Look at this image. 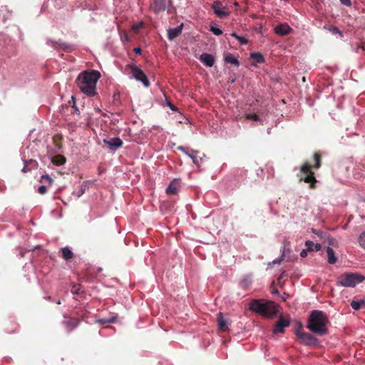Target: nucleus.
<instances>
[{"mask_svg": "<svg viewBox=\"0 0 365 365\" xmlns=\"http://www.w3.org/2000/svg\"><path fill=\"white\" fill-rule=\"evenodd\" d=\"M199 60L206 66L212 67L215 63V58L212 55L203 53L200 56Z\"/></svg>", "mask_w": 365, "mask_h": 365, "instance_id": "nucleus-15", "label": "nucleus"}, {"mask_svg": "<svg viewBox=\"0 0 365 365\" xmlns=\"http://www.w3.org/2000/svg\"><path fill=\"white\" fill-rule=\"evenodd\" d=\"M170 108L172 110H176L177 108L174 105L170 104Z\"/></svg>", "mask_w": 365, "mask_h": 365, "instance_id": "nucleus-46", "label": "nucleus"}, {"mask_svg": "<svg viewBox=\"0 0 365 365\" xmlns=\"http://www.w3.org/2000/svg\"><path fill=\"white\" fill-rule=\"evenodd\" d=\"M309 250H308L307 249V250H302L300 252V256L302 257H305L307 256V252H309Z\"/></svg>", "mask_w": 365, "mask_h": 365, "instance_id": "nucleus-39", "label": "nucleus"}, {"mask_svg": "<svg viewBox=\"0 0 365 365\" xmlns=\"http://www.w3.org/2000/svg\"><path fill=\"white\" fill-rule=\"evenodd\" d=\"M235 6H238V3L237 2H235Z\"/></svg>", "mask_w": 365, "mask_h": 365, "instance_id": "nucleus-48", "label": "nucleus"}, {"mask_svg": "<svg viewBox=\"0 0 365 365\" xmlns=\"http://www.w3.org/2000/svg\"><path fill=\"white\" fill-rule=\"evenodd\" d=\"M178 189V182L175 180H173L170 183V185L167 187L166 192L168 195H175L177 193Z\"/></svg>", "mask_w": 365, "mask_h": 365, "instance_id": "nucleus-21", "label": "nucleus"}, {"mask_svg": "<svg viewBox=\"0 0 365 365\" xmlns=\"http://www.w3.org/2000/svg\"><path fill=\"white\" fill-rule=\"evenodd\" d=\"M245 117L248 120H255V121H259L260 120L259 117L257 114H255V113H248V114H246Z\"/></svg>", "mask_w": 365, "mask_h": 365, "instance_id": "nucleus-32", "label": "nucleus"}, {"mask_svg": "<svg viewBox=\"0 0 365 365\" xmlns=\"http://www.w3.org/2000/svg\"><path fill=\"white\" fill-rule=\"evenodd\" d=\"M21 170H22L23 173H27L29 171V170L27 168V165H25Z\"/></svg>", "mask_w": 365, "mask_h": 365, "instance_id": "nucleus-45", "label": "nucleus"}, {"mask_svg": "<svg viewBox=\"0 0 365 365\" xmlns=\"http://www.w3.org/2000/svg\"><path fill=\"white\" fill-rule=\"evenodd\" d=\"M305 245L307 246V250L311 251H313L314 250H315L316 251H319L322 248V245L320 244H314L313 242L309 240L305 242Z\"/></svg>", "mask_w": 365, "mask_h": 365, "instance_id": "nucleus-25", "label": "nucleus"}, {"mask_svg": "<svg viewBox=\"0 0 365 365\" xmlns=\"http://www.w3.org/2000/svg\"><path fill=\"white\" fill-rule=\"evenodd\" d=\"M273 293H278L277 290H274Z\"/></svg>", "mask_w": 365, "mask_h": 365, "instance_id": "nucleus-49", "label": "nucleus"}, {"mask_svg": "<svg viewBox=\"0 0 365 365\" xmlns=\"http://www.w3.org/2000/svg\"><path fill=\"white\" fill-rule=\"evenodd\" d=\"M312 232L315 234H317V235L320 236L321 234H322V232L321 231H317L316 230L314 229H312Z\"/></svg>", "mask_w": 365, "mask_h": 365, "instance_id": "nucleus-44", "label": "nucleus"}, {"mask_svg": "<svg viewBox=\"0 0 365 365\" xmlns=\"http://www.w3.org/2000/svg\"><path fill=\"white\" fill-rule=\"evenodd\" d=\"M230 35L237 39L242 45H246L248 43V40L244 36H238L236 33H232Z\"/></svg>", "mask_w": 365, "mask_h": 365, "instance_id": "nucleus-30", "label": "nucleus"}, {"mask_svg": "<svg viewBox=\"0 0 365 365\" xmlns=\"http://www.w3.org/2000/svg\"><path fill=\"white\" fill-rule=\"evenodd\" d=\"M292 30V28L287 24H280L274 27L275 34L281 36L289 34Z\"/></svg>", "mask_w": 365, "mask_h": 365, "instance_id": "nucleus-12", "label": "nucleus"}, {"mask_svg": "<svg viewBox=\"0 0 365 365\" xmlns=\"http://www.w3.org/2000/svg\"><path fill=\"white\" fill-rule=\"evenodd\" d=\"M48 43L56 49H61L63 51H65L66 52H70L73 50V47L71 45L68 44L65 42L61 41H56L53 40H48Z\"/></svg>", "mask_w": 365, "mask_h": 365, "instance_id": "nucleus-11", "label": "nucleus"}, {"mask_svg": "<svg viewBox=\"0 0 365 365\" xmlns=\"http://www.w3.org/2000/svg\"><path fill=\"white\" fill-rule=\"evenodd\" d=\"M212 9L215 15L219 18L222 19L230 15V11L226 10V7L220 1H214L212 4Z\"/></svg>", "mask_w": 365, "mask_h": 365, "instance_id": "nucleus-9", "label": "nucleus"}, {"mask_svg": "<svg viewBox=\"0 0 365 365\" xmlns=\"http://www.w3.org/2000/svg\"><path fill=\"white\" fill-rule=\"evenodd\" d=\"M314 164L313 165L314 169H319L321 166L322 155L319 153H314L313 155Z\"/></svg>", "mask_w": 365, "mask_h": 365, "instance_id": "nucleus-26", "label": "nucleus"}, {"mask_svg": "<svg viewBox=\"0 0 365 365\" xmlns=\"http://www.w3.org/2000/svg\"><path fill=\"white\" fill-rule=\"evenodd\" d=\"M80 285H73L71 288V292L75 294H78L80 293Z\"/></svg>", "mask_w": 365, "mask_h": 365, "instance_id": "nucleus-36", "label": "nucleus"}, {"mask_svg": "<svg viewBox=\"0 0 365 365\" xmlns=\"http://www.w3.org/2000/svg\"><path fill=\"white\" fill-rule=\"evenodd\" d=\"M250 58L257 63H262L264 62V58L260 53H251Z\"/></svg>", "mask_w": 365, "mask_h": 365, "instance_id": "nucleus-27", "label": "nucleus"}, {"mask_svg": "<svg viewBox=\"0 0 365 365\" xmlns=\"http://www.w3.org/2000/svg\"><path fill=\"white\" fill-rule=\"evenodd\" d=\"M89 182L88 181H84L80 186L79 189L76 192V196L78 197H81L86 190V189L88 188Z\"/></svg>", "mask_w": 365, "mask_h": 365, "instance_id": "nucleus-29", "label": "nucleus"}, {"mask_svg": "<svg viewBox=\"0 0 365 365\" xmlns=\"http://www.w3.org/2000/svg\"><path fill=\"white\" fill-rule=\"evenodd\" d=\"M351 47H352V49H353L355 52H356V53H359V50H361V51H364V52H365V47H364V43H363L362 45H359V44H357V43H356V44H355V45H354V44H353V45L351 46Z\"/></svg>", "mask_w": 365, "mask_h": 365, "instance_id": "nucleus-33", "label": "nucleus"}, {"mask_svg": "<svg viewBox=\"0 0 365 365\" xmlns=\"http://www.w3.org/2000/svg\"><path fill=\"white\" fill-rule=\"evenodd\" d=\"M51 161L55 165L59 166L65 163L66 158L61 155H56L52 158Z\"/></svg>", "mask_w": 365, "mask_h": 365, "instance_id": "nucleus-23", "label": "nucleus"}, {"mask_svg": "<svg viewBox=\"0 0 365 365\" xmlns=\"http://www.w3.org/2000/svg\"><path fill=\"white\" fill-rule=\"evenodd\" d=\"M290 325V321L289 319L280 317L279 319L277 321L275 324V327L273 329V332L274 334L277 333H284V328L288 327Z\"/></svg>", "mask_w": 365, "mask_h": 365, "instance_id": "nucleus-10", "label": "nucleus"}, {"mask_svg": "<svg viewBox=\"0 0 365 365\" xmlns=\"http://www.w3.org/2000/svg\"><path fill=\"white\" fill-rule=\"evenodd\" d=\"M365 277L359 273L347 272L341 274L337 279L336 284L342 287H354L357 284L362 282Z\"/></svg>", "mask_w": 365, "mask_h": 365, "instance_id": "nucleus-4", "label": "nucleus"}, {"mask_svg": "<svg viewBox=\"0 0 365 365\" xmlns=\"http://www.w3.org/2000/svg\"><path fill=\"white\" fill-rule=\"evenodd\" d=\"M328 324L327 315L324 312L313 310L309 316L307 328L314 334L324 336L328 333Z\"/></svg>", "mask_w": 365, "mask_h": 365, "instance_id": "nucleus-2", "label": "nucleus"}, {"mask_svg": "<svg viewBox=\"0 0 365 365\" xmlns=\"http://www.w3.org/2000/svg\"><path fill=\"white\" fill-rule=\"evenodd\" d=\"M324 29L329 30L332 34H339L341 38L344 36L343 33L335 26H324Z\"/></svg>", "mask_w": 365, "mask_h": 365, "instance_id": "nucleus-28", "label": "nucleus"}, {"mask_svg": "<svg viewBox=\"0 0 365 365\" xmlns=\"http://www.w3.org/2000/svg\"><path fill=\"white\" fill-rule=\"evenodd\" d=\"M61 257H63V259H64L66 261L70 260L73 257V252L68 247H63L61 250Z\"/></svg>", "mask_w": 365, "mask_h": 365, "instance_id": "nucleus-18", "label": "nucleus"}, {"mask_svg": "<svg viewBox=\"0 0 365 365\" xmlns=\"http://www.w3.org/2000/svg\"><path fill=\"white\" fill-rule=\"evenodd\" d=\"M210 31L216 36H220L222 34L221 29L214 26H211Z\"/></svg>", "mask_w": 365, "mask_h": 365, "instance_id": "nucleus-35", "label": "nucleus"}, {"mask_svg": "<svg viewBox=\"0 0 365 365\" xmlns=\"http://www.w3.org/2000/svg\"><path fill=\"white\" fill-rule=\"evenodd\" d=\"M171 4V0H152L150 9L155 14H159L168 10Z\"/></svg>", "mask_w": 365, "mask_h": 365, "instance_id": "nucleus-8", "label": "nucleus"}, {"mask_svg": "<svg viewBox=\"0 0 365 365\" xmlns=\"http://www.w3.org/2000/svg\"><path fill=\"white\" fill-rule=\"evenodd\" d=\"M295 334L298 338L299 343L303 345L314 346L318 345L319 342L317 338H316L309 333L303 332L301 331L300 330H297Z\"/></svg>", "mask_w": 365, "mask_h": 365, "instance_id": "nucleus-6", "label": "nucleus"}, {"mask_svg": "<svg viewBox=\"0 0 365 365\" xmlns=\"http://www.w3.org/2000/svg\"><path fill=\"white\" fill-rule=\"evenodd\" d=\"M117 98H119V93H115L113 95L114 101L117 100Z\"/></svg>", "mask_w": 365, "mask_h": 365, "instance_id": "nucleus-47", "label": "nucleus"}, {"mask_svg": "<svg viewBox=\"0 0 365 365\" xmlns=\"http://www.w3.org/2000/svg\"><path fill=\"white\" fill-rule=\"evenodd\" d=\"M98 112H101V110L99 108L96 109Z\"/></svg>", "mask_w": 365, "mask_h": 365, "instance_id": "nucleus-51", "label": "nucleus"}, {"mask_svg": "<svg viewBox=\"0 0 365 365\" xmlns=\"http://www.w3.org/2000/svg\"><path fill=\"white\" fill-rule=\"evenodd\" d=\"M178 149L179 150H181L182 152H184L185 153H186L190 158L192 159V161L195 164L197 165L198 163V161L197 160V157H196V155L198 153L197 151H195V150H191V153H188L187 152V149L182 146H179L178 148Z\"/></svg>", "mask_w": 365, "mask_h": 365, "instance_id": "nucleus-19", "label": "nucleus"}, {"mask_svg": "<svg viewBox=\"0 0 365 365\" xmlns=\"http://www.w3.org/2000/svg\"><path fill=\"white\" fill-rule=\"evenodd\" d=\"M328 262L331 264H334L337 261V257L335 255L334 251L332 248L328 247L327 249Z\"/></svg>", "mask_w": 365, "mask_h": 365, "instance_id": "nucleus-20", "label": "nucleus"}, {"mask_svg": "<svg viewBox=\"0 0 365 365\" xmlns=\"http://www.w3.org/2000/svg\"><path fill=\"white\" fill-rule=\"evenodd\" d=\"M40 182H48V184L49 185H51L53 182V180L48 175H45L41 176Z\"/></svg>", "mask_w": 365, "mask_h": 365, "instance_id": "nucleus-31", "label": "nucleus"}, {"mask_svg": "<svg viewBox=\"0 0 365 365\" xmlns=\"http://www.w3.org/2000/svg\"><path fill=\"white\" fill-rule=\"evenodd\" d=\"M56 303H57L58 304H61L60 300L57 301V302H56Z\"/></svg>", "mask_w": 365, "mask_h": 365, "instance_id": "nucleus-50", "label": "nucleus"}, {"mask_svg": "<svg viewBox=\"0 0 365 365\" xmlns=\"http://www.w3.org/2000/svg\"><path fill=\"white\" fill-rule=\"evenodd\" d=\"M287 276L285 272H283L280 276L278 277L277 280L279 282L284 277Z\"/></svg>", "mask_w": 365, "mask_h": 365, "instance_id": "nucleus-40", "label": "nucleus"}, {"mask_svg": "<svg viewBox=\"0 0 365 365\" xmlns=\"http://www.w3.org/2000/svg\"><path fill=\"white\" fill-rule=\"evenodd\" d=\"M53 143H55L56 146L58 147V148H60L61 145L58 143L56 137H53Z\"/></svg>", "mask_w": 365, "mask_h": 365, "instance_id": "nucleus-41", "label": "nucleus"}, {"mask_svg": "<svg viewBox=\"0 0 365 365\" xmlns=\"http://www.w3.org/2000/svg\"><path fill=\"white\" fill-rule=\"evenodd\" d=\"M133 51H134V52H135V53H141V49H140V48H139V47H138V48H135Z\"/></svg>", "mask_w": 365, "mask_h": 365, "instance_id": "nucleus-43", "label": "nucleus"}, {"mask_svg": "<svg viewBox=\"0 0 365 365\" xmlns=\"http://www.w3.org/2000/svg\"><path fill=\"white\" fill-rule=\"evenodd\" d=\"M114 320L112 319H110V320H105V319H101L100 320V322L101 324H105V323H108V322H113Z\"/></svg>", "mask_w": 365, "mask_h": 365, "instance_id": "nucleus-42", "label": "nucleus"}, {"mask_svg": "<svg viewBox=\"0 0 365 365\" xmlns=\"http://www.w3.org/2000/svg\"><path fill=\"white\" fill-rule=\"evenodd\" d=\"M225 61L227 63L233 64L236 66H240L239 61L232 54L227 53L225 57Z\"/></svg>", "mask_w": 365, "mask_h": 365, "instance_id": "nucleus-22", "label": "nucleus"}, {"mask_svg": "<svg viewBox=\"0 0 365 365\" xmlns=\"http://www.w3.org/2000/svg\"><path fill=\"white\" fill-rule=\"evenodd\" d=\"M101 77L99 71L91 70L81 72L76 78V83L81 91L88 96L96 94V83Z\"/></svg>", "mask_w": 365, "mask_h": 365, "instance_id": "nucleus-1", "label": "nucleus"}, {"mask_svg": "<svg viewBox=\"0 0 365 365\" xmlns=\"http://www.w3.org/2000/svg\"><path fill=\"white\" fill-rule=\"evenodd\" d=\"M359 243L361 247L365 249V232L360 235L359 237Z\"/></svg>", "mask_w": 365, "mask_h": 365, "instance_id": "nucleus-34", "label": "nucleus"}, {"mask_svg": "<svg viewBox=\"0 0 365 365\" xmlns=\"http://www.w3.org/2000/svg\"><path fill=\"white\" fill-rule=\"evenodd\" d=\"M128 68H130V73L135 79L142 82L143 86L147 88L150 86L149 80L143 70L135 64H129L128 65Z\"/></svg>", "mask_w": 365, "mask_h": 365, "instance_id": "nucleus-7", "label": "nucleus"}, {"mask_svg": "<svg viewBox=\"0 0 365 365\" xmlns=\"http://www.w3.org/2000/svg\"><path fill=\"white\" fill-rule=\"evenodd\" d=\"M351 307L354 310H359L361 308H365V300L361 299L359 301H352L350 304Z\"/></svg>", "mask_w": 365, "mask_h": 365, "instance_id": "nucleus-24", "label": "nucleus"}, {"mask_svg": "<svg viewBox=\"0 0 365 365\" xmlns=\"http://www.w3.org/2000/svg\"><path fill=\"white\" fill-rule=\"evenodd\" d=\"M300 172L302 174L307 175L304 178H301L300 180H303L306 183H309L310 188H314L317 180L314 175V173L312 171L311 165L308 162L304 163L300 168Z\"/></svg>", "mask_w": 365, "mask_h": 365, "instance_id": "nucleus-5", "label": "nucleus"}, {"mask_svg": "<svg viewBox=\"0 0 365 365\" xmlns=\"http://www.w3.org/2000/svg\"><path fill=\"white\" fill-rule=\"evenodd\" d=\"M217 322L218 325V329L221 331H227L228 330V322L223 317L222 313L220 312L217 315Z\"/></svg>", "mask_w": 365, "mask_h": 365, "instance_id": "nucleus-16", "label": "nucleus"}, {"mask_svg": "<svg viewBox=\"0 0 365 365\" xmlns=\"http://www.w3.org/2000/svg\"><path fill=\"white\" fill-rule=\"evenodd\" d=\"M47 191V187L45 185H41L38 188V193L41 194V195H43Z\"/></svg>", "mask_w": 365, "mask_h": 365, "instance_id": "nucleus-37", "label": "nucleus"}, {"mask_svg": "<svg viewBox=\"0 0 365 365\" xmlns=\"http://www.w3.org/2000/svg\"><path fill=\"white\" fill-rule=\"evenodd\" d=\"M103 141L111 150H117L123 145V141L119 138H113L109 140H104Z\"/></svg>", "mask_w": 365, "mask_h": 365, "instance_id": "nucleus-14", "label": "nucleus"}, {"mask_svg": "<svg viewBox=\"0 0 365 365\" xmlns=\"http://www.w3.org/2000/svg\"><path fill=\"white\" fill-rule=\"evenodd\" d=\"M250 309L267 318H272L277 313V305L274 302L262 299L252 300L250 304Z\"/></svg>", "mask_w": 365, "mask_h": 365, "instance_id": "nucleus-3", "label": "nucleus"}, {"mask_svg": "<svg viewBox=\"0 0 365 365\" xmlns=\"http://www.w3.org/2000/svg\"><path fill=\"white\" fill-rule=\"evenodd\" d=\"M80 320L76 318L70 317L63 322V324L65 326L68 332H71L79 324Z\"/></svg>", "mask_w": 365, "mask_h": 365, "instance_id": "nucleus-13", "label": "nucleus"}, {"mask_svg": "<svg viewBox=\"0 0 365 365\" xmlns=\"http://www.w3.org/2000/svg\"><path fill=\"white\" fill-rule=\"evenodd\" d=\"M341 4L346 6H350L351 5V0H339Z\"/></svg>", "mask_w": 365, "mask_h": 365, "instance_id": "nucleus-38", "label": "nucleus"}, {"mask_svg": "<svg viewBox=\"0 0 365 365\" xmlns=\"http://www.w3.org/2000/svg\"><path fill=\"white\" fill-rule=\"evenodd\" d=\"M183 24H181L179 26L168 30V38L170 41L173 40L180 36L182 31Z\"/></svg>", "mask_w": 365, "mask_h": 365, "instance_id": "nucleus-17", "label": "nucleus"}]
</instances>
